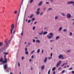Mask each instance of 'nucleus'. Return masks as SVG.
Segmentation results:
<instances>
[{
  "label": "nucleus",
  "instance_id": "22",
  "mask_svg": "<svg viewBox=\"0 0 74 74\" xmlns=\"http://www.w3.org/2000/svg\"><path fill=\"white\" fill-rule=\"evenodd\" d=\"M40 52V49H38L37 50V53H39Z\"/></svg>",
  "mask_w": 74,
  "mask_h": 74
},
{
  "label": "nucleus",
  "instance_id": "37",
  "mask_svg": "<svg viewBox=\"0 0 74 74\" xmlns=\"http://www.w3.org/2000/svg\"><path fill=\"white\" fill-rule=\"evenodd\" d=\"M14 13L15 14H17V11H16L14 12Z\"/></svg>",
  "mask_w": 74,
  "mask_h": 74
},
{
  "label": "nucleus",
  "instance_id": "31",
  "mask_svg": "<svg viewBox=\"0 0 74 74\" xmlns=\"http://www.w3.org/2000/svg\"><path fill=\"white\" fill-rule=\"evenodd\" d=\"M7 62L6 61H4L3 62V63H6Z\"/></svg>",
  "mask_w": 74,
  "mask_h": 74
},
{
  "label": "nucleus",
  "instance_id": "1",
  "mask_svg": "<svg viewBox=\"0 0 74 74\" xmlns=\"http://www.w3.org/2000/svg\"><path fill=\"white\" fill-rule=\"evenodd\" d=\"M49 36L48 35L47 36V37L48 38H49L50 39V38H52V37H53V34L52 33H50V34H49Z\"/></svg>",
  "mask_w": 74,
  "mask_h": 74
},
{
  "label": "nucleus",
  "instance_id": "27",
  "mask_svg": "<svg viewBox=\"0 0 74 74\" xmlns=\"http://www.w3.org/2000/svg\"><path fill=\"white\" fill-rule=\"evenodd\" d=\"M1 45H3V43L0 42V47L1 46Z\"/></svg>",
  "mask_w": 74,
  "mask_h": 74
},
{
  "label": "nucleus",
  "instance_id": "47",
  "mask_svg": "<svg viewBox=\"0 0 74 74\" xmlns=\"http://www.w3.org/2000/svg\"><path fill=\"white\" fill-rule=\"evenodd\" d=\"M53 55V54L52 53H51V57H52V56Z\"/></svg>",
  "mask_w": 74,
  "mask_h": 74
},
{
  "label": "nucleus",
  "instance_id": "48",
  "mask_svg": "<svg viewBox=\"0 0 74 74\" xmlns=\"http://www.w3.org/2000/svg\"><path fill=\"white\" fill-rule=\"evenodd\" d=\"M70 51H71V50H67V52H70Z\"/></svg>",
  "mask_w": 74,
  "mask_h": 74
},
{
  "label": "nucleus",
  "instance_id": "54",
  "mask_svg": "<svg viewBox=\"0 0 74 74\" xmlns=\"http://www.w3.org/2000/svg\"><path fill=\"white\" fill-rule=\"evenodd\" d=\"M42 53H44V49H42Z\"/></svg>",
  "mask_w": 74,
  "mask_h": 74
},
{
  "label": "nucleus",
  "instance_id": "7",
  "mask_svg": "<svg viewBox=\"0 0 74 74\" xmlns=\"http://www.w3.org/2000/svg\"><path fill=\"white\" fill-rule=\"evenodd\" d=\"M63 56L62 55V54H60L58 58L59 59H60V58H63Z\"/></svg>",
  "mask_w": 74,
  "mask_h": 74
},
{
  "label": "nucleus",
  "instance_id": "15",
  "mask_svg": "<svg viewBox=\"0 0 74 74\" xmlns=\"http://www.w3.org/2000/svg\"><path fill=\"white\" fill-rule=\"evenodd\" d=\"M36 42H38V43H40V41L39 40H36Z\"/></svg>",
  "mask_w": 74,
  "mask_h": 74
},
{
  "label": "nucleus",
  "instance_id": "34",
  "mask_svg": "<svg viewBox=\"0 0 74 74\" xmlns=\"http://www.w3.org/2000/svg\"><path fill=\"white\" fill-rule=\"evenodd\" d=\"M64 72H65V70H63L62 71L61 73H64Z\"/></svg>",
  "mask_w": 74,
  "mask_h": 74
},
{
  "label": "nucleus",
  "instance_id": "29",
  "mask_svg": "<svg viewBox=\"0 0 74 74\" xmlns=\"http://www.w3.org/2000/svg\"><path fill=\"white\" fill-rule=\"evenodd\" d=\"M18 66L19 67H20V63L19 62H18Z\"/></svg>",
  "mask_w": 74,
  "mask_h": 74
},
{
  "label": "nucleus",
  "instance_id": "26",
  "mask_svg": "<svg viewBox=\"0 0 74 74\" xmlns=\"http://www.w3.org/2000/svg\"><path fill=\"white\" fill-rule=\"evenodd\" d=\"M21 6H22V4H21V5L20 6V9L19 10V13H20V11L21 10Z\"/></svg>",
  "mask_w": 74,
  "mask_h": 74
},
{
  "label": "nucleus",
  "instance_id": "33",
  "mask_svg": "<svg viewBox=\"0 0 74 74\" xmlns=\"http://www.w3.org/2000/svg\"><path fill=\"white\" fill-rule=\"evenodd\" d=\"M67 64V63L64 64L62 65V67H63V66L65 64Z\"/></svg>",
  "mask_w": 74,
  "mask_h": 74
},
{
  "label": "nucleus",
  "instance_id": "3",
  "mask_svg": "<svg viewBox=\"0 0 74 74\" xmlns=\"http://www.w3.org/2000/svg\"><path fill=\"white\" fill-rule=\"evenodd\" d=\"M8 67V65H7V64H6L4 66L3 68L5 70H6L7 69L9 70V68H7Z\"/></svg>",
  "mask_w": 74,
  "mask_h": 74
},
{
  "label": "nucleus",
  "instance_id": "42",
  "mask_svg": "<svg viewBox=\"0 0 74 74\" xmlns=\"http://www.w3.org/2000/svg\"><path fill=\"white\" fill-rule=\"evenodd\" d=\"M48 74H50V69H49V71L48 72Z\"/></svg>",
  "mask_w": 74,
  "mask_h": 74
},
{
  "label": "nucleus",
  "instance_id": "35",
  "mask_svg": "<svg viewBox=\"0 0 74 74\" xmlns=\"http://www.w3.org/2000/svg\"><path fill=\"white\" fill-rule=\"evenodd\" d=\"M40 8H38L37 9V11H40Z\"/></svg>",
  "mask_w": 74,
  "mask_h": 74
},
{
  "label": "nucleus",
  "instance_id": "59",
  "mask_svg": "<svg viewBox=\"0 0 74 74\" xmlns=\"http://www.w3.org/2000/svg\"><path fill=\"white\" fill-rule=\"evenodd\" d=\"M6 58V56L5 55L4 56V58Z\"/></svg>",
  "mask_w": 74,
  "mask_h": 74
},
{
  "label": "nucleus",
  "instance_id": "45",
  "mask_svg": "<svg viewBox=\"0 0 74 74\" xmlns=\"http://www.w3.org/2000/svg\"><path fill=\"white\" fill-rule=\"evenodd\" d=\"M35 20V18H33L32 19V21H34Z\"/></svg>",
  "mask_w": 74,
  "mask_h": 74
},
{
  "label": "nucleus",
  "instance_id": "44",
  "mask_svg": "<svg viewBox=\"0 0 74 74\" xmlns=\"http://www.w3.org/2000/svg\"><path fill=\"white\" fill-rule=\"evenodd\" d=\"M72 32H71L70 33V36H72Z\"/></svg>",
  "mask_w": 74,
  "mask_h": 74
},
{
  "label": "nucleus",
  "instance_id": "11",
  "mask_svg": "<svg viewBox=\"0 0 74 74\" xmlns=\"http://www.w3.org/2000/svg\"><path fill=\"white\" fill-rule=\"evenodd\" d=\"M47 57H46L45 58V59L44 60V63H45L46 62H47Z\"/></svg>",
  "mask_w": 74,
  "mask_h": 74
},
{
  "label": "nucleus",
  "instance_id": "20",
  "mask_svg": "<svg viewBox=\"0 0 74 74\" xmlns=\"http://www.w3.org/2000/svg\"><path fill=\"white\" fill-rule=\"evenodd\" d=\"M36 14L37 15H38L39 14H40V11H37V12H36Z\"/></svg>",
  "mask_w": 74,
  "mask_h": 74
},
{
  "label": "nucleus",
  "instance_id": "46",
  "mask_svg": "<svg viewBox=\"0 0 74 74\" xmlns=\"http://www.w3.org/2000/svg\"><path fill=\"white\" fill-rule=\"evenodd\" d=\"M34 50H33L32 52H31V53H34Z\"/></svg>",
  "mask_w": 74,
  "mask_h": 74
},
{
  "label": "nucleus",
  "instance_id": "40",
  "mask_svg": "<svg viewBox=\"0 0 74 74\" xmlns=\"http://www.w3.org/2000/svg\"><path fill=\"white\" fill-rule=\"evenodd\" d=\"M71 4H74V2L73 1H71Z\"/></svg>",
  "mask_w": 74,
  "mask_h": 74
},
{
  "label": "nucleus",
  "instance_id": "61",
  "mask_svg": "<svg viewBox=\"0 0 74 74\" xmlns=\"http://www.w3.org/2000/svg\"><path fill=\"white\" fill-rule=\"evenodd\" d=\"M53 74H55V71H54L53 72Z\"/></svg>",
  "mask_w": 74,
  "mask_h": 74
},
{
  "label": "nucleus",
  "instance_id": "4",
  "mask_svg": "<svg viewBox=\"0 0 74 74\" xmlns=\"http://www.w3.org/2000/svg\"><path fill=\"white\" fill-rule=\"evenodd\" d=\"M59 62H58L57 63L56 65V67H58L59 66V65H60V64H61V62H62V61H61V60H60Z\"/></svg>",
  "mask_w": 74,
  "mask_h": 74
},
{
  "label": "nucleus",
  "instance_id": "50",
  "mask_svg": "<svg viewBox=\"0 0 74 74\" xmlns=\"http://www.w3.org/2000/svg\"><path fill=\"white\" fill-rule=\"evenodd\" d=\"M52 10V8H49V9L48 10Z\"/></svg>",
  "mask_w": 74,
  "mask_h": 74
},
{
  "label": "nucleus",
  "instance_id": "32",
  "mask_svg": "<svg viewBox=\"0 0 74 74\" xmlns=\"http://www.w3.org/2000/svg\"><path fill=\"white\" fill-rule=\"evenodd\" d=\"M52 58V57H49V59H51Z\"/></svg>",
  "mask_w": 74,
  "mask_h": 74
},
{
  "label": "nucleus",
  "instance_id": "64",
  "mask_svg": "<svg viewBox=\"0 0 74 74\" xmlns=\"http://www.w3.org/2000/svg\"><path fill=\"white\" fill-rule=\"evenodd\" d=\"M32 61V59H30L29 60V62H31Z\"/></svg>",
  "mask_w": 74,
  "mask_h": 74
},
{
  "label": "nucleus",
  "instance_id": "17",
  "mask_svg": "<svg viewBox=\"0 0 74 74\" xmlns=\"http://www.w3.org/2000/svg\"><path fill=\"white\" fill-rule=\"evenodd\" d=\"M67 29H64L63 30V32H67Z\"/></svg>",
  "mask_w": 74,
  "mask_h": 74
},
{
  "label": "nucleus",
  "instance_id": "19",
  "mask_svg": "<svg viewBox=\"0 0 74 74\" xmlns=\"http://www.w3.org/2000/svg\"><path fill=\"white\" fill-rule=\"evenodd\" d=\"M25 54L26 55H28L29 54V52L27 51H25Z\"/></svg>",
  "mask_w": 74,
  "mask_h": 74
},
{
  "label": "nucleus",
  "instance_id": "24",
  "mask_svg": "<svg viewBox=\"0 0 74 74\" xmlns=\"http://www.w3.org/2000/svg\"><path fill=\"white\" fill-rule=\"evenodd\" d=\"M4 54L5 55H8V53H4Z\"/></svg>",
  "mask_w": 74,
  "mask_h": 74
},
{
  "label": "nucleus",
  "instance_id": "5",
  "mask_svg": "<svg viewBox=\"0 0 74 74\" xmlns=\"http://www.w3.org/2000/svg\"><path fill=\"white\" fill-rule=\"evenodd\" d=\"M14 28V25L13 24H12L11 25V29L13 30V29Z\"/></svg>",
  "mask_w": 74,
  "mask_h": 74
},
{
  "label": "nucleus",
  "instance_id": "56",
  "mask_svg": "<svg viewBox=\"0 0 74 74\" xmlns=\"http://www.w3.org/2000/svg\"><path fill=\"white\" fill-rule=\"evenodd\" d=\"M22 59H24V57H22Z\"/></svg>",
  "mask_w": 74,
  "mask_h": 74
},
{
  "label": "nucleus",
  "instance_id": "13",
  "mask_svg": "<svg viewBox=\"0 0 74 74\" xmlns=\"http://www.w3.org/2000/svg\"><path fill=\"white\" fill-rule=\"evenodd\" d=\"M62 30V27H60L59 28V31H60V32Z\"/></svg>",
  "mask_w": 74,
  "mask_h": 74
},
{
  "label": "nucleus",
  "instance_id": "39",
  "mask_svg": "<svg viewBox=\"0 0 74 74\" xmlns=\"http://www.w3.org/2000/svg\"><path fill=\"white\" fill-rule=\"evenodd\" d=\"M31 22V20H29L28 21V23H30Z\"/></svg>",
  "mask_w": 74,
  "mask_h": 74
},
{
  "label": "nucleus",
  "instance_id": "8",
  "mask_svg": "<svg viewBox=\"0 0 74 74\" xmlns=\"http://www.w3.org/2000/svg\"><path fill=\"white\" fill-rule=\"evenodd\" d=\"M45 67V65H43L41 67V69H42V70H43V69H44Z\"/></svg>",
  "mask_w": 74,
  "mask_h": 74
},
{
  "label": "nucleus",
  "instance_id": "18",
  "mask_svg": "<svg viewBox=\"0 0 74 74\" xmlns=\"http://www.w3.org/2000/svg\"><path fill=\"white\" fill-rule=\"evenodd\" d=\"M58 16H57L55 17V19L56 20H57V19H58Z\"/></svg>",
  "mask_w": 74,
  "mask_h": 74
},
{
  "label": "nucleus",
  "instance_id": "2",
  "mask_svg": "<svg viewBox=\"0 0 74 74\" xmlns=\"http://www.w3.org/2000/svg\"><path fill=\"white\" fill-rule=\"evenodd\" d=\"M10 41H11L10 40H9L8 41V42H7V41H6V40H5V45L6 48H7V47L8 46V45L9 44H10Z\"/></svg>",
  "mask_w": 74,
  "mask_h": 74
},
{
  "label": "nucleus",
  "instance_id": "63",
  "mask_svg": "<svg viewBox=\"0 0 74 74\" xmlns=\"http://www.w3.org/2000/svg\"><path fill=\"white\" fill-rule=\"evenodd\" d=\"M49 2H46V3L47 4H49Z\"/></svg>",
  "mask_w": 74,
  "mask_h": 74
},
{
  "label": "nucleus",
  "instance_id": "25",
  "mask_svg": "<svg viewBox=\"0 0 74 74\" xmlns=\"http://www.w3.org/2000/svg\"><path fill=\"white\" fill-rule=\"evenodd\" d=\"M33 14H32L30 16V18H32L33 16Z\"/></svg>",
  "mask_w": 74,
  "mask_h": 74
},
{
  "label": "nucleus",
  "instance_id": "12",
  "mask_svg": "<svg viewBox=\"0 0 74 74\" xmlns=\"http://www.w3.org/2000/svg\"><path fill=\"white\" fill-rule=\"evenodd\" d=\"M48 33V32H44L43 33V34H44V35H45V34H47V33Z\"/></svg>",
  "mask_w": 74,
  "mask_h": 74
},
{
  "label": "nucleus",
  "instance_id": "36",
  "mask_svg": "<svg viewBox=\"0 0 74 74\" xmlns=\"http://www.w3.org/2000/svg\"><path fill=\"white\" fill-rule=\"evenodd\" d=\"M4 60H5L4 61H6V62H7V59L6 58H4Z\"/></svg>",
  "mask_w": 74,
  "mask_h": 74
},
{
  "label": "nucleus",
  "instance_id": "9",
  "mask_svg": "<svg viewBox=\"0 0 74 74\" xmlns=\"http://www.w3.org/2000/svg\"><path fill=\"white\" fill-rule=\"evenodd\" d=\"M42 1H41L39 3V4H38V5L39 6L41 5L42 4Z\"/></svg>",
  "mask_w": 74,
  "mask_h": 74
},
{
  "label": "nucleus",
  "instance_id": "49",
  "mask_svg": "<svg viewBox=\"0 0 74 74\" xmlns=\"http://www.w3.org/2000/svg\"><path fill=\"white\" fill-rule=\"evenodd\" d=\"M34 58V56L33 55H32V57H31V58L32 59H33V58Z\"/></svg>",
  "mask_w": 74,
  "mask_h": 74
},
{
  "label": "nucleus",
  "instance_id": "60",
  "mask_svg": "<svg viewBox=\"0 0 74 74\" xmlns=\"http://www.w3.org/2000/svg\"><path fill=\"white\" fill-rule=\"evenodd\" d=\"M72 73L73 74H74V71H72Z\"/></svg>",
  "mask_w": 74,
  "mask_h": 74
},
{
  "label": "nucleus",
  "instance_id": "43",
  "mask_svg": "<svg viewBox=\"0 0 74 74\" xmlns=\"http://www.w3.org/2000/svg\"><path fill=\"white\" fill-rule=\"evenodd\" d=\"M33 42H36V40L34 39H33Z\"/></svg>",
  "mask_w": 74,
  "mask_h": 74
},
{
  "label": "nucleus",
  "instance_id": "62",
  "mask_svg": "<svg viewBox=\"0 0 74 74\" xmlns=\"http://www.w3.org/2000/svg\"><path fill=\"white\" fill-rule=\"evenodd\" d=\"M42 14H43V13L42 12H41L40 13V15H42Z\"/></svg>",
  "mask_w": 74,
  "mask_h": 74
},
{
  "label": "nucleus",
  "instance_id": "53",
  "mask_svg": "<svg viewBox=\"0 0 74 74\" xmlns=\"http://www.w3.org/2000/svg\"><path fill=\"white\" fill-rule=\"evenodd\" d=\"M50 42H52V41H54V40H51L50 41Z\"/></svg>",
  "mask_w": 74,
  "mask_h": 74
},
{
  "label": "nucleus",
  "instance_id": "38",
  "mask_svg": "<svg viewBox=\"0 0 74 74\" xmlns=\"http://www.w3.org/2000/svg\"><path fill=\"white\" fill-rule=\"evenodd\" d=\"M67 3L69 4H71V1L68 2Z\"/></svg>",
  "mask_w": 74,
  "mask_h": 74
},
{
  "label": "nucleus",
  "instance_id": "28",
  "mask_svg": "<svg viewBox=\"0 0 74 74\" xmlns=\"http://www.w3.org/2000/svg\"><path fill=\"white\" fill-rule=\"evenodd\" d=\"M62 16H66V15H65V14L64 13H62Z\"/></svg>",
  "mask_w": 74,
  "mask_h": 74
},
{
  "label": "nucleus",
  "instance_id": "55",
  "mask_svg": "<svg viewBox=\"0 0 74 74\" xmlns=\"http://www.w3.org/2000/svg\"><path fill=\"white\" fill-rule=\"evenodd\" d=\"M73 69V68H71L69 69V70H71Z\"/></svg>",
  "mask_w": 74,
  "mask_h": 74
},
{
  "label": "nucleus",
  "instance_id": "16",
  "mask_svg": "<svg viewBox=\"0 0 74 74\" xmlns=\"http://www.w3.org/2000/svg\"><path fill=\"white\" fill-rule=\"evenodd\" d=\"M56 69V67H54L52 69V71H54Z\"/></svg>",
  "mask_w": 74,
  "mask_h": 74
},
{
  "label": "nucleus",
  "instance_id": "6",
  "mask_svg": "<svg viewBox=\"0 0 74 74\" xmlns=\"http://www.w3.org/2000/svg\"><path fill=\"white\" fill-rule=\"evenodd\" d=\"M67 17L68 18H71V15L70 14H68L67 15Z\"/></svg>",
  "mask_w": 74,
  "mask_h": 74
},
{
  "label": "nucleus",
  "instance_id": "23",
  "mask_svg": "<svg viewBox=\"0 0 74 74\" xmlns=\"http://www.w3.org/2000/svg\"><path fill=\"white\" fill-rule=\"evenodd\" d=\"M43 34V32H42L41 33H39V35H42Z\"/></svg>",
  "mask_w": 74,
  "mask_h": 74
},
{
  "label": "nucleus",
  "instance_id": "21",
  "mask_svg": "<svg viewBox=\"0 0 74 74\" xmlns=\"http://www.w3.org/2000/svg\"><path fill=\"white\" fill-rule=\"evenodd\" d=\"M33 1H34V0H31L30 1V3H32V2H33Z\"/></svg>",
  "mask_w": 74,
  "mask_h": 74
},
{
  "label": "nucleus",
  "instance_id": "10",
  "mask_svg": "<svg viewBox=\"0 0 74 74\" xmlns=\"http://www.w3.org/2000/svg\"><path fill=\"white\" fill-rule=\"evenodd\" d=\"M0 62H3V57H1L0 59Z\"/></svg>",
  "mask_w": 74,
  "mask_h": 74
},
{
  "label": "nucleus",
  "instance_id": "30",
  "mask_svg": "<svg viewBox=\"0 0 74 74\" xmlns=\"http://www.w3.org/2000/svg\"><path fill=\"white\" fill-rule=\"evenodd\" d=\"M12 30H13V29H10V32L11 34H12Z\"/></svg>",
  "mask_w": 74,
  "mask_h": 74
},
{
  "label": "nucleus",
  "instance_id": "58",
  "mask_svg": "<svg viewBox=\"0 0 74 74\" xmlns=\"http://www.w3.org/2000/svg\"><path fill=\"white\" fill-rule=\"evenodd\" d=\"M36 23H37V21H35L34 23L35 25H36Z\"/></svg>",
  "mask_w": 74,
  "mask_h": 74
},
{
  "label": "nucleus",
  "instance_id": "57",
  "mask_svg": "<svg viewBox=\"0 0 74 74\" xmlns=\"http://www.w3.org/2000/svg\"><path fill=\"white\" fill-rule=\"evenodd\" d=\"M34 38H35V39H37V38H38V37H35Z\"/></svg>",
  "mask_w": 74,
  "mask_h": 74
},
{
  "label": "nucleus",
  "instance_id": "41",
  "mask_svg": "<svg viewBox=\"0 0 74 74\" xmlns=\"http://www.w3.org/2000/svg\"><path fill=\"white\" fill-rule=\"evenodd\" d=\"M35 28H36V27L34 26L33 27V30H35Z\"/></svg>",
  "mask_w": 74,
  "mask_h": 74
},
{
  "label": "nucleus",
  "instance_id": "51",
  "mask_svg": "<svg viewBox=\"0 0 74 74\" xmlns=\"http://www.w3.org/2000/svg\"><path fill=\"white\" fill-rule=\"evenodd\" d=\"M23 31H22V32L21 34V36H22V35H23Z\"/></svg>",
  "mask_w": 74,
  "mask_h": 74
},
{
  "label": "nucleus",
  "instance_id": "14",
  "mask_svg": "<svg viewBox=\"0 0 74 74\" xmlns=\"http://www.w3.org/2000/svg\"><path fill=\"white\" fill-rule=\"evenodd\" d=\"M60 38V37H59V36H57V37H56V40H58V38Z\"/></svg>",
  "mask_w": 74,
  "mask_h": 74
},
{
  "label": "nucleus",
  "instance_id": "52",
  "mask_svg": "<svg viewBox=\"0 0 74 74\" xmlns=\"http://www.w3.org/2000/svg\"><path fill=\"white\" fill-rule=\"evenodd\" d=\"M25 51H27V48H25Z\"/></svg>",
  "mask_w": 74,
  "mask_h": 74
}]
</instances>
